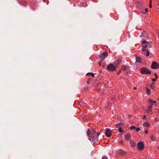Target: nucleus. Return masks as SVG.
Here are the masks:
<instances>
[{
  "label": "nucleus",
  "mask_w": 159,
  "mask_h": 159,
  "mask_svg": "<svg viewBox=\"0 0 159 159\" xmlns=\"http://www.w3.org/2000/svg\"><path fill=\"white\" fill-rule=\"evenodd\" d=\"M154 75L155 76V77L156 79H157L158 78V77L157 76V73H155Z\"/></svg>",
  "instance_id": "23"
},
{
  "label": "nucleus",
  "mask_w": 159,
  "mask_h": 159,
  "mask_svg": "<svg viewBox=\"0 0 159 159\" xmlns=\"http://www.w3.org/2000/svg\"><path fill=\"white\" fill-rule=\"evenodd\" d=\"M102 159H108L106 156H104L102 158Z\"/></svg>",
  "instance_id": "18"
},
{
  "label": "nucleus",
  "mask_w": 159,
  "mask_h": 159,
  "mask_svg": "<svg viewBox=\"0 0 159 159\" xmlns=\"http://www.w3.org/2000/svg\"><path fill=\"white\" fill-rule=\"evenodd\" d=\"M122 143H123V141H122L121 142H120V143H121L122 144Z\"/></svg>",
  "instance_id": "29"
},
{
  "label": "nucleus",
  "mask_w": 159,
  "mask_h": 159,
  "mask_svg": "<svg viewBox=\"0 0 159 159\" xmlns=\"http://www.w3.org/2000/svg\"><path fill=\"white\" fill-rule=\"evenodd\" d=\"M140 72L142 74H150L151 72L148 70V69L145 67H143L141 69Z\"/></svg>",
  "instance_id": "4"
},
{
  "label": "nucleus",
  "mask_w": 159,
  "mask_h": 159,
  "mask_svg": "<svg viewBox=\"0 0 159 159\" xmlns=\"http://www.w3.org/2000/svg\"><path fill=\"white\" fill-rule=\"evenodd\" d=\"M120 62V60H118V61L117 62H116V63H115L116 65H117V64L118 65L119 64Z\"/></svg>",
  "instance_id": "20"
},
{
  "label": "nucleus",
  "mask_w": 159,
  "mask_h": 159,
  "mask_svg": "<svg viewBox=\"0 0 159 159\" xmlns=\"http://www.w3.org/2000/svg\"><path fill=\"white\" fill-rule=\"evenodd\" d=\"M149 2H151V3H152V0H150Z\"/></svg>",
  "instance_id": "30"
},
{
  "label": "nucleus",
  "mask_w": 159,
  "mask_h": 159,
  "mask_svg": "<svg viewBox=\"0 0 159 159\" xmlns=\"http://www.w3.org/2000/svg\"><path fill=\"white\" fill-rule=\"evenodd\" d=\"M136 60L137 62H141V58L139 57H137L136 58Z\"/></svg>",
  "instance_id": "14"
},
{
  "label": "nucleus",
  "mask_w": 159,
  "mask_h": 159,
  "mask_svg": "<svg viewBox=\"0 0 159 159\" xmlns=\"http://www.w3.org/2000/svg\"><path fill=\"white\" fill-rule=\"evenodd\" d=\"M125 139L127 141H131V136L128 133L125 135Z\"/></svg>",
  "instance_id": "11"
},
{
  "label": "nucleus",
  "mask_w": 159,
  "mask_h": 159,
  "mask_svg": "<svg viewBox=\"0 0 159 159\" xmlns=\"http://www.w3.org/2000/svg\"><path fill=\"white\" fill-rule=\"evenodd\" d=\"M133 89L134 90H136L137 89V88L136 87H134L133 88Z\"/></svg>",
  "instance_id": "28"
},
{
  "label": "nucleus",
  "mask_w": 159,
  "mask_h": 159,
  "mask_svg": "<svg viewBox=\"0 0 159 159\" xmlns=\"http://www.w3.org/2000/svg\"><path fill=\"white\" fill-rule=\"evenodd\" d=\"M148 101L149 104L150 105V106H152L153 105H154L155 106H156L157 104L156 101H153L150 99H148Z\"/></svg>",
  "instance_id": "8"
},
{
  "label": "nucleus",
  "mask_w": 159,
  "mask_h": 159,
  "mask_svg": "<svg viewBox=\"0 0 159 159\" xmlns=\"http://www.w3.org/2000/svg\"><path fill=\"white\" fill-rule=\"evenodd\" d=\"M123 69L124 70H126V68L125 67H124L123 68Z\"/></svg>",
  "instance_id": "26"
},
{
  "label": "nucleus",
  "mask_w": 159,
  "mask_h": 159,
  "mask_svg": "<svg viewBox=\"0 0 159 159\" xmlns=\"http://www.w3.org/2000/svg\"><path fill=\"white\" fill-rule=\"evenodd\" d=\"M130 129L131 130L135 129L136 132H138L140 130V129L139 128H137L134 126H131L130 127Z\"/></svg>",
  "instance_id": "13"
},
{
  "label": "nucleus",
  "mask_w": 159,
  "mask_h": 159,
  "mask_svg": "<svg viewBox=\"0 0 159 159\" xmlns=\"http://www.w3.org/2000/svg\"><path fill=\"white\" fill-rule=\"evenodd\" d=\"M159 67L158 63L155 61H153L151 67L153 69H157Z\"/></svg>",
  "instance_id": "7"
},
{
  "label": "nucleus",
  "mask_w": 159,
  "mask_h": 159,
  "mask_svg": "<svg viewBox=\"0 0 159 159\" xmlns=\"http://www.w3.org/2000/svg\"><path fill=\"white\" fill-rule=\"evenodd\" d=\"M138 147L139 150L142 151L144 148V144L142 142H140L138 143Z\"/></svg>",
  "instance_id": "5"
},
{
  "label": "nucleus",
  "mask_w": 159,
  "mask_h": 159,
  "mask_svg": "<svg viewBox=\"0 0 159 159\" xmlns=\"http://www.w3.org/2000/svg\"><path fill=\"white\" fill-rule=\"evenodd\" d=\"M149 43L146 41H143L142 42V47L143 48V54H146V56L148 57L149 55V52L147 50L146 52H145V51L147 50L146 49V48L147 47H149Z\"/></svg>",
  "instance_id": "2"
},
{
  "label": "nucleus",
  "mask_w": 159,
  "mask_h": 159,
  "mask_svg": "<svg viewBox=\"0 0 159 159\" xmlns=\"http://www.w3.org/2000/svg\"><path fill=\"white\" fill-rule=\"evenodd\" d=\"M158 34H159V32H158Z\"/></svg>",
  "instance_id": "32"
},
{
  "label": "nucleus",
  "mask_w": 159,
  "mask_h": 159,
  "mask_svg": "<svg viewBox=\"0 0 159 159\" xmlns=\"http://www.w3.org/2000/svg\"><path fill=\"white\" fill-rule=\"evenodd\" d=\"M87 133L88 135L90 138L89 139L94 142L97 141L98 139L99 134L94 130H92L91 131L88 130Z\"/></svg>",
  "instance_id": "1"
},
{
  "label": "nucleus",
  "mask_w": 159,
  "mask_h": 159,
  "mask_svg": "<svg viewBox=\"0 0 159 159\" xmlns=\"http://www.w3.org/2000/svg\"><path fill=\"white\" fill-rule=\"evenodd\" d=\"M143 125L146 127H149L150 126L149 124L147 122H145L143 124Z\"/></svg>",
  "instance_id": "16"
},
{
  "label": "nucleus",
  "mask_w": 159,
  "mask_h": 159,
  "mask_svg": "<svg viewBox=\"0 0 159 159\" xmlns=\"http://www.w3.org/2000/svg\"><path fill=\"white\" fill-rule=\"evenodd\" d=\"M144 132L146 134H147L148 133V132H147V131L146 130H145L144 131Z\"/></svg>",
  "instance_id": "27"
},
{
  "label": "nucleus",
  "mask_w": 159,
  "mask_h": 159,
  "mask_svg": "<svg viewBox=\"0 0 159 159\" xmlns=\"http://www.w3.org/2000/svg\"><path fill=\"white\" fill-rule=\"evenodd\" d=\"M152 81L153 82L156 81V80L155 79H152Z\"/></svg>",
  "instance_id": "25"
},
{
  "label": "nucleus",
  "mask_w": 159,
  "mask_h": 159,
  "mask_svg": "<svg viewBox=\"0 0 159 159\" xmlns=\"http://www.w3.org/2000/svg\"><path fill=\"white\" fill-rule=\"evenodd\" d=\"M146 118H147L146 116L145 115H144L143 117V120H145L146 119Z\"/></svg>",
  "instance_id": "24"
},
{
  "label": "nucleus",
  "mask_w": 159,
  "mask_h": 159,
  "mask_svg": "<svg viewBox=\"0 0 159 159\" xmlns=\"http://www.w3.org/2000/svg\"><path fill=\"white\" fill-rule=\"evenodd\" d=\"M152 107L151 106H149L147 110H146V112L148 113H152Z\"/></svg>",
  "instance_id": "12"
},
{
  "label": "nucleus",
  "mask_w": 159,
  "mask_h": 159,
  "mask_svg": "<svg viewBox=\"0 0 159 159\" xmlns=\"http://www.w3.org/2000/svg\"><path fill=\"white\" fill-rule=\"evenodd\" d=\"M105 134L108 137H110L111 135V131L109 129H107L105 132Z\"/></svg>",
  "instance_id": "9"
},
{
  "label": "nucleus",
  "mask_w": 159,
  "mask_h": 159,
  "mask_svg": "<svg viewBox=\"0 0 159 159\" xmlns=\"http://www.w3.org/2000/svg\"><path fill=\"white\" fill-rule=\"evenodd\" d=\"M151 139L153 140V141H154L155 140V138L154 137H153V136H151Z\"/></svg>",
  "instance_id": "17"
},
{
  "label": "nucleus",
  "mask_w": 159,
  "mask_h": 159,
  "mask_svg": "<svg viewBox=\"0 0 159 159\" xmlns=\"http://www.w3.org/2000/svg\"><path fill=\"white\" fill-rule=\"evenodd\" d=\"M147 94L149 95L151 93V90L148 88L147 89Z\"/></svg>",
  "instance_id": "15"
},
{
  "label": "nucleus",
  "mask_w": 159,
  "mask_h": 159,
  "mask_svg": "<svg viewBox=\"0 0 159 159\" xmlns=\"http://www.w3.org/2000/svg\"><path fill=\"white\" fill-rule=\"evenodd\" d=\"M107 53L106 52H105L103 53L100 56V58L101 59L103 60L106 58L107 56Z\"/></svg>",
  "instance_id": "10"
},
{
  "label": "nucleus",
  "mask_w": 159,
  "mask_h": 159,
  "mask_svg": "<svg viewBox=\"0 0 159 159\" xmlns=\"http://www.w3.org/2000/svg\"><path fill=\"white\" fill-rule=\"evenodd\" d=\"M144 10L146 12H148V10L147 8L145 9Z\"/></svg>",
  "instance_id": "22"
},
{
  "label": "nucleus",
  "mask_w": 159,
  "mask_h": 159,
  "mask_svg": "<svg viewBox=\"0 0 159 159\" xmlns=\"http://www.w3.org/2000/svg\"><path fill=\"white\" fill-rule=\"evenodd\" d=\"M117 66L116 64H110L107 66V69L108 71H113L116 70L117 68Z\"/></svg>",
  "instance_id": "3"
},
{
  "label": "nucleus",
  "mask_w": 159,
  "mask_h": 159,
  "mask_svg": "<svg viewBox=\"0 0 159 159\" xmlns=\"http://www.w3.org/2000/svg\"><path fill=\"white\" fill-rule=\"evenodd\" d=\"M90 75L91 77H92V78L89 79L87 81V84H90V81H91V80H92V79L94 78V74H93V73H88L87 74H86V75Z\"/></svg>",
  "instance_id": "6"
},
{
  "label": "nucleus",
  "mask_w": 159,
  "mask_h": 159,
  "mask_svg": "<svg viewBox=\"0 0 159 159\" xmlns=\"http://www.w3.org/2000/svg\"><path fill=\"white\" fill-rule=\"evenodd\" d=\"M151 88H152V89H153V88H152V85L151 86Z\"/></svg>",
  "instance_id": "31"
},
{
  "label": "nucleus",
  "mask_w": 159,
  "mask_h": 159,
  "mask_svg": "<svg viewBox=\"0 0 159 159\" xmlns=\"http://www.w3.org/2000/svg\"><path fill=\"white\" fill-rule=\"evenodd\" d=\"M119 131L120 132H123V130L121 129V128H119L118 129Z\"/></svg>",
  "instance_id": "19"
},
{
  "label": "nucleus",
  "mask_w": 159,
  "mask_h": 159,
  "mask_svg": "<svg viewBox=\"0 0 159 159\" xmlns=\"http://www.w3.org/2000/svg\"><path fill=\"white\" fill-rule=\"evenodd\" d=\"M152 3H151V2H149V7L150 8L152 7Z\"/></svg>",
  "instance_id": "21"
}]
</instances>
